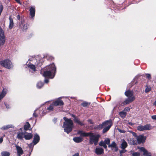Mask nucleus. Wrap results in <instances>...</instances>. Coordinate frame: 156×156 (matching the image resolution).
<instances>
[{"instance_id":"nucleus-1","label":"nucleus","mask_w":156,"mask_h":156,"mask_svg":"<svg viewBox=\"0 0 156 156\" xmlns=\"http://www.w3.org/2000/svg\"><path fill=\"white\" fill-rule=\"evenodd\" d=\"M63 119L65 122H64L63 127L64 128V131L68 134L72 130L74 127L73 122L70 119L64 117Z\"/></svg>"},{"instance_id":"nucleus-2","label":"nucleus","mask_w":156,"mask_h":156,"mask_svg":"<svg viewBox=\"0 0 156 156\" xmlns=\"http://www.w3.org/2000/svg\"><path fill=\"white\" fill-rule=\"evenodd\" d=\"M125 94L128 98L121 104L122 106L129 104L133 102L135 99V98L133 94V92L132 91L129 90L126 91L125 92Z\"/></svg>"},{"instance_id":"nucleus-3","label":"nucleus","mask_w":156,"mask_h":156,"mask_svg":"<svg viewBox=\"0 0 156 156\" xmlns=\"http://www.w3.org/2000/svg\"><path fill=\"white\" fill-rule=\"evenodd\" d=\"M88 136H90V144H94L95 146L97 145L98 141L99 138L100 137L99 134H91L88 133Z\"/></svg>"},{"instance_id":"nucleus-4","label":"nucleus","mask_w":156,"mask_h":156,"mask_svg":"<svg viewBox=\"0 0 156 156\" xmlns=\"http://www.w3.org/2000/svg\"><path fill=\"white\" fill-rule=\"evenodd\" d=\"M52 68V72L49 71H47L44 72L43 74V76L45 77H50V78H53L55 75V72L56 70V68L54 64H52L51 66Z\"/></svg>"},{"instance_id":"nucleus-5","label":"nucleus","mask_w":156,"mask_h":156,"mask_svg":"<svg viewBox=\"0 0 156 156\" xmlns=\"http://www.w3.org/2000/svg\"><path fill=\"white\" fill-rule=\"evenodd\" d=\"M112 125V120L109 119L103 122L101 124H100L94 127V128L97 130L102 129L104 127H108L110 126L111 127Z\"/></svg>"},{"instance_id":"nucleus-6","label":"nucleus","mask_w":156,"mask_h":156,"mask_svg":"<svg viewBox=\"0 0 156 156\" xmlns=\"http://www.w3.org/2000/svg\"><path fill=\"white\" fill-rule=\"evenodd\" d=\"M1 65L4 67L10 69L13 67V66L10 61L8 59L1 61Z\"/></svg>"},{"instance_id":"nucleus-7","label":"nucleus","mask_w":156,"mask_h":156,"mask_svg":"<svg viewBox=\"0 0 156 156\" xmlns=\"http://www.w3.org/2000/svg\"><path fill=\"white\" fill-rule=\"evenodd\" d=\"M5 41V37L4 32L2 28L0 27V41L1 44L3 45Z\"/></svg>"},{"instance_id":"nucleus-8","label":"nucleus","mask_w":156,"mask_h":156,"mask_svg":"<svg viewBox=\"0 0 156 156\" xmlns=\"http://www.w3.org/2000/svg\"><path fill=\"white\" fill-rule=\"evenodd\" d=\"M137 129L139 131H143L149 130L151 129V127L150 124H147L144 126H139L137 127Z\"/></svg>"},{"instance_id":"nucleus-9","label":"nucleus","mask_w":156,"mask_h":156,"mask_svg":"<svg viewBox=\"0 0 156 156\" xmlns=\"http://www.w3.org/2000/svg\"><path fill=\"white\" fill-rule=\"evenodd\" d=\"M108 147L113 151L117 152L118 150L117 144L115 141H112L110 144L108 145Z\"/></svg>"},{"instance_id":"nucleus-10","label":"nucleus","mask_w":156,"mask_h":156,"mask_svg":"<svg viewBox=\"0 0 156 156\" xmlns=\"http://www.w3.org/2000/svg\"><path fill=\"white\" fill-rule=\"evenodd\" d=\"M146 137L143 135H140L137 137L136 139L138 144L144 143L145 142Z\"/></svg>"},{"instance_id":"nucleus-11","label":"nucleus","mask_w":156,"mask_h":156,"mask_svg":"<svg viewBox=\"0 0 156 156\" xmlns=\"http://www.w3.org/2000/svg\"><path fill=\"white\" fill-rule=\"evenodd\" d=\"M64 102L60 98H58L52 103V105L55 106H61L63 105Z\"/></svg>"},{"instance_id":"nucleus-12","label":"nucleus","mask_w":156,"mask_h":156,"mask_svg":"<svg viewBox=\"0 0 156 156\" xmlns=\"http://www.w3.org/2000/svg\"><path fill=\"white\" fill-rule=\"evenodd\" d=\"M140 150L141 152H143V155L145 156H151V153L148 151L144 147H141L140 148Z\"/></svg>"},{"instance_id":"nucleus-13","label":"nucleus","mask_w":156,"mask_h":156,"mask_svg":"<svg viewBox=\"0 0 156 156\" xmlns=\"http://www.w3.org/2000/svg\"><path fill=\"white\" fill-rule=\"evenodd\" d=\"M95 152L97 155H100L104 153V149L101 147L96 148Z\"/></svg>"},{"instance_id":"nucleus-14","label":"nucleus","mask_w":156,"mask_h":156,"mask_svg":"<svg viewBox=\"0 0 156 156\" xmlns=\"http://www.w3.org/2000/svg\"><path fill=\"white\" fill-rule=\"evenodd\" d=\"M30 14L32 17H34L35 14V7L33 6H31L30 9Z\"/></svg>"},{"instance_id":"nucleus-15","label":"nucleus","mask_w":156,"mask_h":156,"mask_svg":"<svg viewBox=\"0 0 156 156\" xmlns=\"http://www.w3.org/2000/svg\"><path fill=\"white\" fill-rule=\"evenodd\" d=\"M40 140V137L37 134H36L35 135L34 140L33 141V142L34 143V145L36 144Z\"/></svg>"},{"instance_id":"nucleus-16","label":"nucleus","mask_w":156,"mask_h":156,"mask_svg":"<svg viewBox=\"0 0 156 156\" xmlns=\"http://www.w3.org/2000/svg\"><path fill=\"white\" fill-rule=\"evenodd\" d=\"M7 92V90L5 88L3 89L2 92L0 94V100L2 99L6 95Z\"/></svg>"},{"instance_id":"nucleus-17","label":"nucleus","mask_w":156,"mask_h":156,"mask_svg":"<svg viewBox=\"0 0 156 156\" xmlns=\"http://www.w3.org/2000/svg\"><path fill=\"white\" fill-rule=\"evenodd\" d=\"M122 143L120 145V147L122 149H125L128 146L126 141L124 139L121 140Z\"/></svg>"},{"instance_id":"nucleus-18","label":"nucleus","mask_w":156,"mask_h":156,"mask_svg":"<svg viewBox=\"0 0 156 156\" xmlns=\"http://www.w3.org/2000/svg\"><path fill=\"white\" fill-rule=\"evenodd\" d=\"M147 78H150L151 77V75L149 74H145L143 75L138 74L136 76L135 78H138L139 77H145Z\"/></svg>"},{"instance_id":"nucleus-19","label":"nucleus","mask_w":156,"mask_h":156,"mask_svg":"<svg viewBox=\"0 0 156 156\" xmlns=\"http://www.w3.org/2000/svg\"><path fill=\"white\" fill-rule=\"evenodd\" d=\"M33 136L31 133L25 132L24 138L26 140H29L32 138Z\"/></svg>"},{"instance_id":"nucleus-20","label":"nucleus","mask_w":156,"mask_h":156,"mask_svg":"<svg viewBox=\"0 0 156 156\" xmlns=\"http://www.w3.org/2000/svg\"><path fill=\"white\" fill-rule=\"evenodd\" d=\"M15 147L17 150V154H23V151L21 147L16 144Z\"/></svg>"},{"instance_id":"nucleus-21","label":"nucleus","mask_w":156,"mask_h":156,"mask_svg":"<svg viewBox=\"0 0 156 156\" xmlns=\"http://www.w3.org/2000/svg\"><path fill=\"white\" fill-rule=\"evenodd\" d=\"M25 133L23 132H18L17 134V138L19 139H23L24 137Z\"/></svg>"},{"instance_id":"nucleus-22","label":"nucleus","mask_w":156,"mask_h":156,"mask_svg":"<svg viewBox=\"0 0 156 156\" xmlns=\"http://www.w3.org/2000/svg\"><path fill=\"white\" fill-rule=\"evenodd\" d=\"M77 134L80 135L82 137H85L88 136V133H86L82 130H78L77 133Z\"/></svg>"},{"instance_id":"nucleus-23","label":"nucleus","mask_w":156,"mask_h":156,"mask_svg":"<svg viewBox=\"0 0 156 156\" xmlns=\"http://www.w3.org/2000/svg\"><path fill=\"white\" fill-rule=\"evenodd\" d=\"M73 120L75 122L78 124L79 125L82 126L84 125L83 123L77 117L74 119Z\"/></svg>"},{"instance_id":"nucleus-24","label":"nucleus","mask_w":156,"mask_h":156,"mask_svg":"<svg viewBox=\"0 0 156 156\" xmlns=\"http://www.w3.org/2000/svg\"><path fill=\"white\" fill-rule=\"evenodd\" d=\"M73 140L76 142L78 143L81 142L83 140L81 137H76L73 138Z\"/></svg>"},{"instance_id":"nucleus-25","label":"nucleus","mask_w":156,"mask_h":156,"mask_svg":"<svg viewBox=\"0 0 156 156\" xmlns=\"http://www.w3.org/2000/svg\"><path fill=\"white\" fill-rule=\"evenodd\" d=\"M9 28L10 29H11L14 26V23L11 17H9Z\"/></svg>"},{"instance_id":"nucleus-26","label":"nucleus","mask_w":156,"mask_h":156,"mask_svg":"<svg viewBox=\"0 0 156 156\" xmlns=\"http://www.w3.org/2000/svg\"><path fill=\"white\" fill-rule=\"evenodd\" d=\"M27 66H28L31 69V72H34L36 71V67L34 65L32 64H28Z\"/></svg>"},{"instance_id":"nucleus-27","label":"nucleus","mask_w":156,"mask_h":156,"mask_svg":"<svg viewBox=\"0 0 156 156\" xmlns=\"http://www.w3.org/2000/svg\"><path fill=\"white\" fill-rule=\"evenodd\" d=\"M12 126L11 125H7L6 126H4L1 128V129L3 130H6L8 129L9 128L12 127Z\"/></svg>"},{"instance_id":"nucleus-28","label":"nucleus","mask_w":156,"mask_h":156,"mask_svg":"<svg viewBox=\"0 0 156 156\" xmlns=\"http://www.w3.org/2000/svg\"><path fill=\"white\" fill-rule=\"evenodd\" d=\"M127 113L126 112L123 111L119 112V115L122 118H125L126 115Z\"/></svg>"},{"instance_id":"nucleus-29","label":"nucleus","mask_w":156,"mask_h":156,"mask_svg":"<svg viewBox=\"0 0 156 156\" xmlns=\"http://www.w3.org/2000/svg\"><path fill=\"white\" fill-rule=\"evenodd\" d=\"M145 92L146 93H148L151 90V87L150 85H146L145 86Z\"/></svg>"},{"instance_id":"nucleus-30","label":"nucleus","mask_w":156,"mask_h":156,"mask_svg":"<svg viewBox=\"0 0 156 156\" xmlns=\"http://www.w3.org/2000/svg\"><path fill=\"white\" fill-rule=\"evenodd\" d=\"M2 156H9L10 153L8 151H2L1 153Z\"/></svg>"},{"instance_id":"nucleus-31","label":"nucleus","mask_w":156,"mask_h":156,"mask_svg":"<svg viewBox=\"0 0 156 156\" xmlns=\"http://www.w3.org/2000/svg\"><path fill=\"white\" fill-rule=\"evenodd\" d=\"M44 83L42 82H39L37 84V87L38 88L40 89L43 86Z\"/></svg>"},{"instance_id":"nucleus-32","label":"nucleus","mask_w":156,"mask_h":156,"mask_svg":"<svg viewBox=\"0 0 156 156\" xmlns=\"http://www.w3.org/2000/svg\"><path fill=\"white\" fill-rule=\"evenodd\" d=\"M30 125L29 123L28 122H27L26 124L24 125V129L26 130H27L29 129V128L30 127Z\"/></svg>"},{"instance_id":"nucleus-33","label":"nucleus","mask_w":156,"mask_h":156,"mask_svg":"<svg viewBox=\"0 0 156 156\" xmlns=\"http://www.w3.org/2000/svg\"><path fill=\"white\" fill-rule=\"evenodd\" d=\"M111 127H110V126H109L108 127H104L102 131L103 133H104L107 132L109 129Z\"/></svg>"},{"instance_id":"nucleus-34","label":"nucleus","mask_w":156,"mask_h":156,"mask_svg":"<svg viewBox=\"0 0 156 156\" xmlns=\"http://www.w3.org/2000/svg\"><path fill=\"white\" fill-rule=\"evenodd\" d=\"M110 140L108 138H107L105 139L104 141V142L105 143V144H107L108 145L110 144Z\"/></svg>"},{"instance_id":"nucleus-35","label":"nucleus","mask_w":156,"mask_h":156,"mask_svg":"<svg viewBox=\"0 0 156 156\" xmlns=\"http://www.w3.org/2000/svg\"><path fill=\"white\" fill-rule=\"evenodd\" d=\"M28 25L27 24H24L23 27V30L26 31L28 29Z\"/></svg>"},{"instance_id":"nucleus-36","label":"nucleus","mask_w":156,"mask_h":156,"mask_svg":"<svg viewBox=\"0 0 156 156\" xmlns=\"http://www.w3.org/2000/svg\"><path fill=\"white\" fill-rule=\"evenodd\" d=\"M52 103L51 105L48 107L47 108V109L49 111H52L53 109V106Z\"/></svg>"},{"instance_id":"nucleus-37","label":"nucleus","mask_w":156,"mask_h":156,"mask_svg":"<svg viewBox=\"0 0 156 156\" xmlns=\"http://www.w3.org/2000/svg\"><path fill=\"white\" fill-rule=\"evenodd\" d=\"M140 154L138 152H134L132 153V156H140Z\"/></svg>"},{"instance_id":"nucleus-38","label":"nucleus","mask_w":156,"mask_h":156,"mask_svg":"<svg viewBox=\"0 0 156 156\" xmlns=\"http://www.w3.org/2000/svg\"><path fill=\"white\" fill-rule=\"evenodd\" d=\"M105 144L104 141H101L99 142V145L100 146L103 147Z\"/></svg>"},{"instance_id":"nucleus-39","label":"nucleus","mask_w":156,"mask_h":156,"mask_svg":"<svg viewBox=\"0 0 156 156\" xmlns=\"http://www.w3.org/2000/svg\"><path fill=\"white\" fill-rule=\"evenodd\" d=\"M88 105V103L87 102H83L81 104V105L83 107H86Z\"/></svg>"},{"instance_id":"nucleus-40","label":"nucleus","mask_w":156,"mask_h":156,"mask_svg":"<svg viewBox=\"0 0 156 156\" xmlns=\"http://www.w3.org/2000/svg\"><path fill=\"white\" fill-rule=\"evenodd\" d=\"M131 144L133 145H135L137 144V142L135 140H133L131 141Z\"/></svg>"},{"instance_id":"nucleus-41","label":"nucleus","mask_w":156,"mask_h":156,"mask_svg":"<svg viewBox=\"0 0 156 156\" xmlns=\"http://www.w3.org/2000/svg\"><path fill=\"white\" fill-rule=\"evenodd\" d=\"M125 149H122V150L119 151V152H120L122 154L124 153L127 151Z\"/></svg>"},{"instance_id":"nucleus-42","label":"nucleus","mask_w":156,"mask_h":156,"mask_svg":"<svg viewBox=\"0 0 156 156\" xmlns=\"http://www.w3.org/2000/svg\"><path fill=\"white\" fill-rule=\"evenodd\" d=\"M124 111L129 112L130 110V108L128 107H126L124 109Z\"/></svg>"},{"instance_id":"nucleus-43","label":"nucleus","mask_w":156,"mask_h":156,"mask_svg":"<svg viewBox=\"0 0 156 156\" xmlns=\"http://www.w3.org/2000/svg\"><path fill=\"white\" fill-rule=\"evenodd\" d=\"M37 110H36L34 111V113L33 114V116L34 117H37V115L36 114L35 112Z\"/></svg>"},{"instance_id":"nucleus-44","label":"nucleus","mask_w":156,"mask_h":156,"mask_svg":"<svg viewBox=\"0 0 156 156\" xmlns=\"http://www.w3.org/2000/svg\"><path fill=\"white\" fill-rule=\"evenodd\" d=\"M3 9V6L2 5H1L0 6V13H1Z\"/></svg>"},{"instance_id":"nucleus-45","label":"nucleus","mask_w":156,"mask_h":156,"mask_svg":"<svg viewBox=\"0 0 156 156\" xmlns=\"http://www.w3.org/2000/svg\"><path fill=\"white\" fill-rule=\"evenodd\" d=\"M119 132L120 133H125V132H126V131L125 130H121V129H119Z\"/></svg>"},{"instance_id":"nucleus-46","label":"nucleus","mask_w":156,"mask_h":156,"mask_svg":"<svg viewBox=\"0 0 156 156\" xmlns=\"http://www.w3.org/2000/svg\"><path fill=\"white\" fill-rule=\"evenodd\" d=\"M132 134L135 137H136V138H137V137L138 136H137V134H136L134 133V132H133V133H132Z\"/></svg>"},{"instance_id":"nucleus-47","label":"nucleus","mask_w":156,"mask_h":156,"mask_svg":"<svg viewBox=\"0 0 156 156\" xmlns=\"http://www.w3.org/2000/svg\"><path fill=\"white\" fill-rule=\"evenodd\" d=\"M151 118L153 119H154L156 120V115H153L151 116Z\"/></svg>"},{"instance_id":"nucleus-48","label":"nucleus","mask_w":156,"mask_h":156,"mask_svg":"<svg viewBox=\"0 0 156 156\" xmlns=\"http://www.w3.org/2000/svg\"><path fill=\"white\" fill-rule=\"evenodd\" d=\"M49 79H45L44 81L45 83H47L49 82Z\"/></svg>"},{"instance_id":"nucleus-49","label":"nucleus","mask_w":156,"mask_h":156,"mask_svg":"<svg viewBox=\"0 0 156 156\" xmlns=\"http://www.w3.org/2000/svg\"><path fill=\"white\" fill-rule=\"evenodd\" d=\"M89 123L92 124L93 123V122L91 120H88V124Z\"/></svg>"},{"instance_id":"nucleus-50","label":"nucleus","mask_w":156,"mask_h":156,"mask_svg":"<svg viewBox=\"0 0 156 156\" xmlns=\"http://www.w3.org/2000/svg\"><path fill=\"white\" fill-rule=\"evenodd\" d=\"M5 105L7 108H9V105H7L6 103H5Z\"/></svg>"},{"instance_id":"nucleus-51","label":"nucleus","mask_w":156,"mask_h":156,"mask_svg":"<svg viewBox=\"0 0 156 156\" xmlns=\"http://www.w3.org/2000/svg\"><path fill=\"white\" fill-rule=\"evenodd\" d=\"M3 140V139L2 137H1L0 138V144H1L2 143Z\"/></svg>"},{"instance_id":"nucleus-52","label":"nucleus","mask_w":156,"mask_h":156,"mask_svg":"<svg viewBox=\"0 0 156 156\" xmlns=\"http://www.w3.org/2000/svg\"><path fill=\"white\" fill-rule=\"evenodd\" d=\"M73 156H79V154L78 153H76L73 155Z\"/></svg>"},{"instance_id":"nucleus-53","label":"nucleus","mask_w":156,"mask_h":156,"mask_svg":"<svg viewBox=\"0 0 156 156\" xmlns=\"http://www.w3.org/2000/svg\"><path fill=\"white\" fill-rule=\"evenodd\" d=\"M71 116L73 117V118H74V119H75V118H76L77 117H76V116L74 115L73 114H71Z\"/></svg>"},{"instance_id":"nucleus-54","label":"nucleus","mask_w":156,"mask_h":156,"mask_svg":"<svg viewBox=\"0 0 156 156\" xmlns=\"http://www.w3.org/2000/svg\"><path fill=\"white\" fill-rule=\"evenodd\" d=\"M17 18L18 20H20V16L19 15H17Z\"/></svg>"},{"instance_id":"nucleus-55","label":"nucleus","mask_w":156,"mask_h":156,"mask_svg":"<svg viewBox=\"0 0 156 156\" xmlns=\"http://www.w3.org/2000/svg\"><path fill=\"white\" fill-rule=\"evenodd\" d=\"M103 147L105 149H107V145H106V144H105L103 146Z\"/></svg>"},{"instance_id":"nucleus-56","label":"nucleus","mask_w":156,"mask_h":156,"mask_svg":"<svg viewBox=\"0 0 156 156\" xmlns=\"http://www.w3.org/2000/svg\"><path fill=\"white\" fill-rule=\"evenodd\" d=\"M128 123L130 125H133V123L131 122H129Z\"/></svg>"},{"instance_id":"nucleus-57","label":"nucleus","mask_w":156,"mask_h":156,"mask_svg":"<svg viewBox=\"0 0 156 156\" xmlns=\"http://www.w3.org/2000/svg\"><path fill=\"white\" fill-rule=\"evenodd\" d=\"M153 105H156V100L155 101V102H154L153 104Z\"/></svg>"},{"instance_id":"nucleus-58","label":"nucleus","mask_w":156,"mask_h":156,"mask_svg":"<svg viewBox=\"0 0 156 156\" xmlns=\"http://www.w3.org/2000/svg\"><path fill=\"white\" fill-rule=\"evenodd\" d=\"M18 3H19L20 2V0H15Z\"/></svg>"},{"instance_id":"nucleus-59","label":"nucleus","mask_w":156,"mask_h":156,"mask_svg":"<svg viewBox=\"0 0 156 156\" xmlns=\"http://www.w3.org/2000/svg\"><path fill=\"white\" fill-rule=\"evenodd\" d=\"M53 121L55 122L56 121V119H54L53 120Z\"/></svg>"},{"instance_id":"nucleus-60","label":"nucleus","mask_w":156,"mask_h":156,"mask_svg":"<svg viewBox=\"0 0 156 156\" xmlns=\"http://www.w3.org/2000/svg\"><path fill=\"white\" fill-rule=\"evenodd\" d=\"M119 153H120V156H122V153H121L120 152H119Z\"/></svg>"},{"instance_id":"nucleus-61","label":"nucleus","mask_w":156,"mask_h":156,"mask_svg":"<svg viewBox=\"0 0 156 156\" xmlns=\"http://www.w3.org/2000/svg\"><path fill=\"white\" fill-rule=\"evenodd\" d=\"M18 156H21V155H22V154H17Z\"/></svg>"},{"instance_id":"nucleus-62","label":"nucleus","mask_w":156,"mask_h":156,"mask_svg":"<svg viewBox=\"0 0 156 156\" xmlns=\"http://www.w3.org/2000/svg\"><path fill=\"white\" fill-rule=\"evenodd\" d=\"M90 104V103H88V105Z\"/></svg>"},{"instance_id":"nucleus-63","label":"nucleus","mask_w":156,"mask_h":156,"mask_svg":"<svg viewBox=\"0 0 156 156\" xmlns=\"http://www.w3.org/2000/svg\"><path fill=\"white\" fill-rule=\"evenodd\" d=\"M94 104H96V103H94Z\"/></svg>"},{"instance_id":"nucleus-64","label":"nucleus","mask_w":156,"mask_h":156,"mask_svg":"<svg viewBox=\"0 0 156 156\" xmlns=\"http://www.w3.org/2000/svg\"><path fill=\"white\" fill-rule=\"evenodd\" d=\"M29 156H30V155H29Z\"/></svg>"}]
</instances>
